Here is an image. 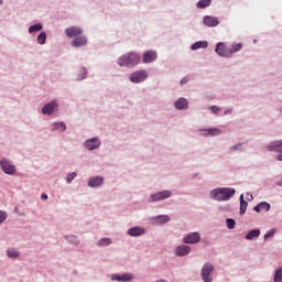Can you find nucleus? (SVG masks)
I'll return each instance as SVG.
<instances>
[{
    "label": "nucleus",
    "mask_w": 282,
    "mask_h": 282,
    "mask_svg": "<svg viewBox=\"0 0 282 282\" xmlns=\"http://www.w3.org/2000/svg\"><path fill=\"white\" fill-rule=\"evenodd\" d=\"M85 147L86 149H88V151H94V149H98L100 147V139L98 138L89 139L85 142Z\"/></svg>",
    "instance_id": "nucleus-14"
},
{
    "label": "nucleus",
    "mask_w": 282,
    "mask_h": 282,
    "mask_svg": "<svg viewBox=\"0 0 282 282\" xmlns=\"http://www.w3.org/2000/svg\"><path fill=\"white\" fill-rule=\"evenodd\" d=\"M76 175H77L76 172L67 174V177H66L67 184H72V182H74V180H76Z\"/></svg>",
    "instance_id": "nucleus-35"
},
{
    "label": "nucleus",
    "mask_w": 282,
    "mask_h": 282,
    "mask_svg": "<svg viewBox=\"0 0 282 282\" xmlns=\"http://www.w3.org/2000/svg\"><path fill=\"white\" fill-rule=\"evenodd\" d=\"M171 195H173V193H171V191H169V189L161 191V192L152 194L149 197L148 202H150V203L162 202L164 199H169V197H171Z\"/></svg>",
    "instance_id": "nucleus-4"
},
{
    "label": "nucleus",
    "mask_w": 282,
    "mask_h": 282,
    "mask_svg": "<svg viewBox=\"0 0 282 282\" xmlns=\"http://www.w3.org/2000/svg\"><path fill=\"white\" fill-rule=\"evenodd\" d=\"M177 109L178 110H186V109H188V100L186 98H180L177 100Z\"/></svg>",
    "instance_id": "nucleus-25"
},
{
    "label": "nucleus",
    "mask_w": 282,
    "mask_h": 282,
    "mask_svg": "<svg viewBox=\"0 0 282 282\" xmlns=\"http://www.w3.org/2000/svg\"><path fill=\"white\" fill-rule=\"evenodd\" d=\"M229 113H231V109H228V110H226V111L224 112L225 116H226V115H229Z\"/></svg>",
    "instance_id": "nucleus-43"
},
{
    "label": "nucleus",
    "mask_w": 282,
    "mask_h": 282,
    "mask_svg": "<svg viewBox=\"0 0 282 282\" xmlns=\"http://www.w3.org/2000/svg\"><path fill=\"white\" fill-rule=\"evenodd\" d=\"M268 150L273 151V152H279L280 154L276 155V159H278V161L282 162V141L272 142L268 147Z\"/></svg>",
    "instance_id": "nucleus-9"
},
{
    "label": "nucleus",
    "mask_w": 282,
    "mask_h": 282,
    "mask_svg": "<svg viewBox=\"0 0 282 282\" xmlns=\"http://www.w3.org/2000/svg\"><path fill=\"white\" fill-rule=\"evenodd\" d=\"M0 166L2 171L7 173V175H14L17 173V167H14V165H12L10 161L6 159L0 161Z\"/></svg>",
    "instance_id": "nucleus-6"
},
{
    "label": "nucleus",
    "mask_w": 282,
    "mask_h": 282,
    "mask_svg": "<svg viewBox=\"0 0 282 282\" xmlns=\"http://www.w3.org/2000/svg\"><path fill=\"white\" fill-rule=\"evenodd\" d=\"M7 254L10 259H17V257H19V251H17V249H8Z\"/></svg>",
    "instance_id": "nucleus-32"
},
{
    "label": "nucleus",
    "mask_w": 282,
    "mask_h": 282,
    "mask_svg": "<svg viewBox=\"0 0 282 282\" xmlns=\"http://www.w3.org/2000/svg\"><path fill=\"white\" fill-rule=\"evenodd\" d=\"M248 207V203L243 199V194L240 195V215H243L246 213V209Z\"/></svg>",
    "instance_id": "nucleus-28"
},
{
    "label": "nucleus",
    "mask_w": 282,
    "mask_h": 282,
    "mask_svg": "<svg viewBox=\"0 0 282 282\" xmlns=\"http://www.w3.org/2000/svg\"><path fill=\"white\" fill-rule=\"evenodd\" d=\"M104 182H105V178H102V176H95L89 178L88 186L90 188H98V186H102Z\"/></svg>",
    "instance_id": "nucleus-15"
},
{
    "label": "nucleus",
    "mask_w": 282,
    "mask_h": 282,
    "mask_svg": "<svg viewBox=\"0 0 282 282\" xmlns=\"http://www.w3.org/2000/svg\"><path fill=\"white\" fill-rule=\"evenodd\" d=\"M219 111H221V109H220L219 107H217V106H212V112H213V113L217 115V113H219Z\"/></svg>",
    "instance_id": "nucleus-39"
},
{
    "label": "nucleus",
    "mask_w": 282,
    "mask_h": 282,
    "mask_svg": "<svg viewBox=\"0 0 282 282\" xmlns=\"http://www.w3.org/2000/svg\"><path fill=\"white\" fill-rule=\"evenodd\" d=\"M56 107H58V105H56V101L46 104L42 109V113H44L46 116H52V113H54V109H56Z\"/></svg>",
    "instance_id": "nucleus-17"
},
{
    "label": "nucleus",
    "mask_w": 282,
    "mask_h": 282,
    "mask_svg": "<svg viewBox=\"0 0 282 282\" xmlns=\"http://www.w3.org/2000/svg\"><path fill=\"white\" fill-rule=\"evenodd\" d=\"M253 210L256 213H260L262 210L269 212L270 210V204L267 202H261L260 204H258L257 206L253 207Z\"/></svg>",
    "instance_id": "nucleus-23"
},
{
    "label": "nucleus",
    "mask_w": 282,
    "mask_h": 282,
    "mask_svg": "<svg viewBox=\"0 0 282 282\" xmlns=\"http://www.w3.org/2000/svg\"><path fill=\"white\" fill-rule=\"evenodd\" d=\"M235 193H236V191L234 188L219 187V188L213 189L210 192V196L214 200L227 202L235 195Z\"/></svg>",
    "instance_id": "nucleus-1"
},
{
    "label": "nucleus",
    "mask_w": 282,
    "mask_h": 282,
    "mask_svg": "<svg viewBox=\"0 0 282 282\" xmlns=\"http://www.w3.org/2000/svg\"><path fill=\"white\" fill-rule=\"evenodd\" d=\"M274 282H282V268H279L274 273Z\"/></svg>",
    "instance_id": "nucleus-33"
},
{
    "label": "nucleus",
    "mask_w": 282,
    "mask_h": 282,
    "mask_svg": "<svg viewBox=\"0 0 282 282\" xmlns=\"http://www.w3.org/2000/svg\"><path fill=\"white\" fill-rule=\"evenodd\" d=\"M131 279H133V275H131V273H124L122 275H118V274L112 275V281L127 282V281H131Z\"/></svg>",
    "instance_id": "nucleus-22"
},
{
    "label": "nucleus",
    "mask_w": 282,
    "mask_h": 282,
    "mask_svg": "<svg viewBox=\"0 0 282 282\" xmlns=\"http://www.w3.org/2000/svg\"><path fill=\"white\" fill-rule=\"evenodd\" d=\"M226 223H227L228 229H230V230H232L236 226L235 219H232V218H227Z\"/></svg>",
    "instance_id": "nucleus-36"
},
{
    "label": "nucleus",
    "mask_w": 282,
    "mask_h": 282,
    "mask_svg": "<svg viewBox=\"0 0 282 282\" xmlns=\"http://www.w3.org/2000/svg\"><path fill=\"white\" fill-rule=\"evenodd\" d=\"M215 270V267H213L210 263H205L202 268V279L204 282H213V271Z\"/></svg>",
    "instance_id": "nucleus-3"
},
{
    "label": "nucleus",
    "mask_w": 282,
    "mask_h": 282,
    "mask_svg": "<svg viewBox=\"0 0 282 282\" xmlns=\"http://www.w3.org/2000/svg\"><path fill=\"white\" fill-rule=\"evenodd\" d=\"M203 23L207 28H217V25H219V19H217V17L207 15L204 17Z\"/></svg>",
    "instance_id": "nucleus-11"
},
{
    "label": "nucleus",
    "mask_w": 282,
    "mask_h": 282,
    "mask_svg": "<svg viewBox=\"0 0 282 282\" xmlns=\"http://www.w3.org/2000/svg\"><path fill=\"white\" fill-rule=\"evenodd\" d=\"M171 221V217L167 215H160L151 218V223L155 226H162V224H169Z\"/></svg>",
    "instance_id": "nucleus-12"
},
{
    "label": "nucleus",
    "mask_w": 282,
    "mask_h": 282,
    "mask_svg": "<svg viewBox=\"0 0 282 282\" xmlns=\"http://www.w3.org/2000/svg\"><path fill=\"white\" fill-rule=\"evenodd\" d=\"M84 45H87V37L86 36H78V37H75L72 41V46L73 47H84Z\"/></svg>",
    "instance_id": "nucleus-18"
},
{
    "label": "nucleus",
    "mask_w": 282,
    "mask_h": 282,
    "mask_svg": "<svg viewBox=\"0 0 282 282\" xmlns=\"http://www.w3.org/2000/svg\"><path fill=\"white\" fill-rule=\"evenodd\" d=\"M3 3V0H0V6Z\"/></svg>",
    "instance_id": "nucleus-46"
},
{
    "label": "nucleus",
    "mask_w": 282,
    "mask_h": 282,
    "mask_svg": "<svg viewBox=\"0 0 282 282\" xmlns=\"http://www.w3.org/2000/svg\"><path fill=\"white\" fill-rule=\"evenodd\" d=\"M41 199H47V194H42Z\"/></svg>",
    "instance_id": "nucleus-42"
},
{
    "label": "nucleus",
    "mask_w": 282,
    "mask_h": 282,
    "mask_svg": "<svg viewBox=\"0 0 282 282\" xmlns=\"http://www.w3.org/2000/svg\"><path fill=\"white\" fill-rule=\"evenodd\" d=\"M47 39V34L45 32H41L37 36V43L40 45H45V41Z\"/></svg>",
    "instance_id": "nucleus-31"
},
{
    "label": "nucleus",
    "mask_w": 282,
    "mask_h": 282,
    "mask_svg": "<svg viewBox=\"0 0 282 282\" xmlns=\"http://www.w3.org/2000/svg\"><path fill=\"white\" fill-rule=\"evenodd\" d=\"M215 52L220 57H225V58L231 57L230 47H227L223 42L217 43Z\"/></svg>",
    "instance_id": "nucleus-5"
},
{
    "label": "nucleus",
    "mask_w": 282,
    "mask_h": 282,
    "mask_svg": "<svg viewBox=\"0 0 282 282\" xmlns=\"http://www.w3.org/2000/svg\"><path fill=\"white\" fill-rule=\"evenodd\" d=\"M147 232V230L144 229V227H132L128 230V235L130 237H142V235H144Z\"/></svg>",
    "instance_id": "nucleus-16"
},
{
    "label": "nucleus",
    "mask_w": 282,
    "mask_h": 282,
    "mask_svg": "<svg viewBox=\"0 0 282 282\" xmlns=\"http://www.w3.org/2000/svg\"><path fill=\"white\" fill-rule=\"evenodd\" d=\"M174 107H177V101L174 102Z\"/></svg>",
    "instance_id": "nucleus-44"
},
{
    "label": "nucleus",
    "mask_w": 282,
    "mask_h": 282,
    "mask_svg": "<svg viewBox=\"0 0 282 282\" xmlns=\"http://www.w3.org/2000/svg\"><path fill=\"white\" fill-rule=\"evenodd\" d=\"M41 30H43V24L41 23L33 24L29 28L30 34H32L33 32H41Z\"/></svg>",
    "instance_id": "nucleus-29"
},
{
    "label": "nucleus",
    "mask_w": 282,
    "mask_h": 282,
    "mask_svg": "<svg viewBox=\"0 0 282 282\" xmlns=\"http://www.w3.org/2000/svg\"><path fill=\"white\" fill-rule=\"evenodd\" d=\"M138 63H140V55L133 52L127 53L118 59L120 67H133V65H138Z\"/></svg>",
    "instance_id": "nucleus-2"
},
{
    "label": "nucleus",
    "mask_w": 282,
    "mask_h": 282,
    "mask_svg": "<svg viewBox=\"0 0 282 282\" xmlns=\"http://www.w3.org/2000/svg\"><path fill=\"white\" fill-rule=\"evenodd\" d=\"M208 48V42L206 41H198L192 44L191 50L192 51H198V50H206Z\"/></svg>",
    "instance_id": "nucleus-21"
},
{
    "label": "nucleus",
    "mask_w": 282,
    "mask_h": 282,
    "mask_svg": "<svg viewBox=\"0 0 282 282\" xmlns=\"http://www.w3.org/2000/svg\"><path fill=\"white\" fill-rule=\"evenodd\" d=\"M131 83H143L147 80V72L145 70H138L131 74L130 76Z\"/></svg>",
    "instance_id": "nucleus-7"
},
{
    "label": "nucleus",
    "mask_w": 282,
    "mask_h": 282,
    "mask_svg": "<svg viewBox=\"0 0 282 282\" xmlns=\"http://www.w3.org/2000/svg\"><path fill=\"white\" fill-rule=\"evenodd\" d=\"M188 82V77H185V78H183L182 80H181V85L183 86V85H186V83Z\"/></svg>",
    "instance_id": "nucleus-41"
},
{
    "label": "nucleus",
    "mask_w": 282,
    "mask_h": 282,
    "mask_svg": "<svg viewBox=\"0 0 282 282\" xmlns=\"http://www.w3.org/2000/svg\"><path fill=\"white\" fill-rule=\"evenodd\" d=\"M202 132L205 137H217L221 133L220 129L217 128L203 129Z\"/></svg>",
    "instance_id": "nucleus-19"
},
{
    "label": "nucleus",
    "mask_w": 282,
    "mask_h": 282,
    "mask_svg": "<svg viewBox=\"0 0 282 282\" xmlns=\"http://www.w3.org/2000/svg\"><path fill=\"white\" fill-rule=\"evenodd\" d=\"M275 234V229H270L265 235H264V240H268L270 238H272Z\"/></svg>",
    "instance_id": "nucleus-37"
},
{
    "label": "nucleus",
    "mask_w": 282,
    "mask_h": 282,
    "mask_svg": "<svg viewBox=\"0 0 282 282\" xmlns=\"http://www.w3.org/2000/svg\"><path fill=\"white\" fill-rule=\"evenodd\" d=\"M242 48V43H234L231 45V47H229L230 52H231V56L235 54V53H238L240 52Z\"/></svg>",
    "instance_id": "nucleus-27"
},
{
    "label": "nucleus",
    "mask_w": 282,
    "mask_h": 282,
    "mask_svg": "<svg viewBox=\"0 0 282 282\" xmlns=\"http://www.w3.org/2000/svg\"><path fill=\"white\" fill-rule=\"evenodd\" d=\"M191 253V246L188 245H181L177 247V256L178 257H186Z\"/></svg>",
    "instance_id": "nucleus-20"
},
{
    "label": "nucleus",
    "mask_w": 282,
    "mask_h": 282,
    "mask_svg": "<svg viewBox=\"0 0 282 282\" xmlns=\"http://www.w3.org/2000/svg\"><path fill=\"white\" fill-rule=\"evenodd\" d=\"M83 78H87V75H86V74H84Z\"/></svg>",
    "instance_id": "nucleus-45"
},
{
    "label": "nucleus",
    "mask_w": 282,
    "mask_h": 282,
    "mask_svg": "<svg viewBox=\"0 0 282 282\" xmlns=\"http://www.w3.org/2000/svg\"><path fill=\"white\" fill-rule=\"evenodd\" d=\"M97 246H111V239L102 238L98 241Z\"/></svg>",
    "instance_id": "nucleus-34"
},
{
    "label": "nucleus",
    "mask_w": 282,
    "mask_h": 282,
    "mask_svg": "<svg viewBox=\"0 0 282 282\" xmlns=\"http://www.w3.org/2000/svg\"><path fill=\"white\" fill-rule=\"evenodd\" d=\"M210 3H213V0H199L197 2V8H200V9L208 8Z\"/></svg>",
    "instance_id": "nucleus-30"
},
{
    "label": "nucleus",
    "mask_w": 282,
    "mask_h": 282,
    "mask_svg": "<svg viewBox=\"0 0 282 282\" xmlns=\"http://www.w3.org/2000/svg\"><path fill=\"white\" fill-rule=\"evenodd\" d=\"M240 147H241V143H238V144H236V145H232V147H231V151L239 150Z\"/></svg>",
    "instance_id": "nucleus-40"
},
{
    "label": "nucleus",
    "mask_w": 282,
    "mask_h": 282,
    "mask_svg": "<svg viewBox=\"0 0 282 282\" xmlns=\"http://www.w3.org/2000/svg\"><path fill=\"white\" fill-rule=\"evenodd\" d=\"M260 236L259 229H252L246 235L247 240H253Z\"/></svg>",
    "instance_id": "nucleus-26"
},
{
    "label": "nucleus",
    "mask_w": 282,
    "mask_h": 282,
    "mask_svg": "<svg viewBox=\"0 0 282 282\" xmlns=\"http://www.w3.org/2000/svg\"><path fill=\"white\" fill-rule=\"evenodd\" d=\"M53 131H61L63 133L64 131H67V126L63 122L53 123L52 126Z\"/></svg>",
    "instance_id": "nucleus-24"
},
{
    "label": "nucleus",
    "mask_w": 282,
    "mask_h": 282,
    "mask_svg": "<svg viewBox=\"0 0 282 282\" xmlns=\"http://www.w3.org/2000/svg\"><path fill=\"white\" fill-rule=\"evenodd\" d=\"M279 186H282V181L279 183Z\"/></svg>",
    "instance_id": "nucleus-47"
},
{
    "label": "nucleus",
    "mask_w": 282,
    "mask_h": 282,
    "mask_svg": "<svg viewBox=\"0 0 282 282\" xmlns=\"http://www.w3.org/2000/svg\"><path fill=\"white\" fill-rule=\"evenodd\" d=\"M65 34L68 39H74L76 36H80L83 34V29L78 26H70L65 29Z\"/></svg>",
    "instance_id": "nucleus-10"
},
{
    "label": "nucleus",
    "mask_w": 282,
    "mask_h": 282,
    "mask_svg": "<svg viewBox=\"0 0 282 282\" xmlns=\"http://www.w3.org/2000/svg\"><path fill=\"white\" fill-rule=\"evenodd\" d=\"M199 240H200L199 232H191L184 237L183 242L186 245H195V243H198Z\"/></svg>",
    "instance_id": "nucleus-8"
},
{
    "label": "nucleus",
    "mask_w": 282,
    "mask_h": 282,
    "mask_svg": "<svg viewBox=\"0 0 282 282\" xmlns=\"http://www.w3.org/2000/svg\"><path fill=\"white\" fill-rule=\"evenodd\" d=\"M6 219H8V214L3 210H0V224H3Z\"/></svg>",
    "instance_id": "nucleus-38"
},
{
    "label": "nucleus",
    "mask_w": 282,
    "mask_h": 282,
    "mask_svg": "<svg viewBox=\"0 0 282 282\" xmlns=\"http://www.w3.org/2000/svg\"><path fill=\"white\" fill-rule=\"evenodd\" d=\"M158 59V52L155 51H147L143 53V63H153V61Z\"/></svg>",
    "instance_id": "nucleus-13"
}]
</instances>
